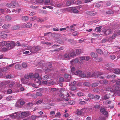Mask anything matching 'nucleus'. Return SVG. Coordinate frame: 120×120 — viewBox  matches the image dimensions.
<instances>
[{
	"label": "nucleus",
	"mask_w": 120,
	"mask_h": 120,
	"mask_svg": "<svg viewBox=\"0 0 120 120\" xmlns=\"http://www.w3.org/2000/svg\"><path fill=\"white\" fill-rule=\"evenodd\" d=\"M34 79L35 81H36L37 82L40 81V80L41 79V77L39 75V74L38 73L35 74L34 75Z\"/></svg>",
	"instance_id": "1"
},
{
	"label": "nucleus",
	"mask_w": 120,
	"mask_h": 120,
	"mask_svg": "<svg viewBox=\"0 0 120 120\" xmlns=\"http://www.w3.org/2000/svg\"><path fill=\"white\" fill-rule=\"evenodd\" d=\"M41 49V47L38 46H36L34 48H32L31 52L33 53H35L36 52H37L40 50Z\"/></svg>",
	"instance_id": "2"
},
{
	"label": "nucleus",
	"mask_w": 120,
	"mask_h": 120,
	"mask_svg": "<svg viewBox=\"0 0 120 120\" xmlns=\"http://www.w3.org/2000/svg\"><path fill=\"white\" fill-rule=\"evenodd\" d=\"M64 94L61 93L58 96V98H56V101L57 102H60L64 100Z\"/></svg>",
	"instance_id": "3"
},
{
	"label": "nucleus",
	"mask_w": 120,
	"mask_h": 120,
	"mask_svg": "<svg viewBox=\"0 0 120 120\" xmlns=\"http://www.w3.org/2000/svg\"><path fill=\"white\" fill-rule=\"evenodd\" d=\"M113 32L112 30L110 29H107L104 32V34L105 35H108L112 33Z\"/></svg>",
	"instance_id": "4"
},
{
	"label": "nucleus",
	"mask_w": 120,
	"mask_h": 120,
	"mask_svg": "<svg viewBox=\"0 0 120 120\" xmlns=\"http://www.w3.org/2000/svg\"><path fill=\"white\" fill-rule=\"evenodd\" d=\"M106 90L107 91L110 92V94L112 96H113L115 93V91L113 90L111 88L108 87L106 88Z\"/></svg>",
	"instance_id": "5"
},
{
	"label": "nucleus",
	"mask_w": 120,
	"mask_h": 120,
	"mask_svg": "<svg viewBox=\"0 0 120 120\" xmlns=\"http://www.w3.org/2000/svg\"><path fill=\"white\" fill-rule=\"evenodd\" d=\"M34 76V74L32 73H30L29 74H26L24 76V78L26 79H27L30 78H32Z\"/></svg>",
	"instance_id": "6"
},
{
	"label": "nucleus",
	"mask_w": 120,
	"mask_h": 120,
	"mask_svg": "<svg viewBox=\"0 0 120 120\" xmlns=\"http://www.w3.org/2000/svg\"><path fill=\"white\" fill-rule=\"evenodd\" d=\"M22 116H25L26 117L29 116L30 115V112H22L21 113Z\"/></svg>",
	"instance_id": "7"
},
{
	"label": "nucleus",
	"mask_w": 120,
	"mask_h": 120,
	"mask_svg": "<svg viewBox=\"0 0 120 120\" xmlns=\"http://www.w3.org/2000/svg\"><path fill=\"white\" fill-rule=\"evenodd\" d=\"M103 73L101 72H98L97 74V77L98 78L101 79H104L105 78L104 77L101 76V75H103Z\"/></svg>",
	"instance_id": "8"
},
{
	"label": "nucleus",
	"mask_w": 120,
	"mask_h": 120,
	"mask_svg": "<svg viewBox=\"0 0 120 120\" xmlns=\"http://www.w3.org/2000/svg\"><path fill=\"white\" fill-rule=\"evenodd\" d=\"M20 28L19 26L17 25H15L11 27V29L14 30H16L19 29Z\"/></svg>",
	"instance_id": "9"
},
{
	"label": "nucleus",
	"mask_w": 120,
	"mask_h": 120,
	"mask_svg": "<svg viewBox=\"0 0 120 120\" xmlns=\"http://www.w3.org/2000/svg\"><path fill=\"white\" fill-rule=\"evenodd\" d=\"M75 25V24H74L72 26H67V28H69V29H68L67 30L68 31H71L73 30V31L75 29L74 26Z\"/></svg>",
	"instance_id": "10"
},
{
	"label": "nucleus",
	"mask_w": 120,
	"mask_h": 120,
	"mask_svg": "<svg viewBox=\"0 0 120 120\" xmlns=\"http://www.w3.org/2000/svg\"><path fill=\"white\" fill-rule=\"evenodd\" d=\"M91 57L94 58H97L98 57V55L96 53L94 52H92L90 54Z\"/></svg>",
	"instance_id": "11"
},
{
	"label": "nucleus",
	"mask_w": 120,
	"mask_h": 120,
	"mask_svg": "<svg viewBox=\"0 0 120 120\" xmlns=\"http://www.w3.org/2000/svg\"><path fill=\"white\" fill-rule=\"evenodd\" d=\"M79 59H78L77 57L76 59L71 60L70 61V62L72 64H73L79 62Z\"/></svg>",
	"instance_id": "12"
},
{
	"label": "nucleus",
	"mask_w": 120,
	"mask_h": 120,
	"mask_svg": "<svg viewBox=\"0 0 120 120\" xmlns=\"http://www.w3.org/2000/svg\"><path fill=\"white\" fill-rule=\"evenodd\" d=\"M64 76L68 80L67 81V82L69 81V80L71 78V75H68L66 74H64Z\"/></svg>",
	"instance_id": "13"
},
{
	"label": "nucleus",
	"mask_w": 120,
	"mask_h": 120,
	"mask_svg": "<svg viewBox=\"0 0 120 120\" xmlns=\"http://www.w3.org/2000/svg\"><path fill=\"white\" fill-rule=\"evenodd\" d=\"M101 26H100L98 27H96L95 30V31L96 32H100L101 30Z\"/></svg>",
	"instance_id": "14"
},
{
	"label": "nucleus",
	"mask_w": 120,
	"mask_h": 120,
	"mask_svg": "<svg viewBox=\"0 0 120 120\" xmlns=\"http://www.w3.org/2000/svg\"><path fill=\"white\" fill-rule=\"evenodd\" d=\"M8 42H9L10 43L11 49L13 48V47L15 46V44L14 42L13 41H8Z\"/></svg>",
	"instance_id": "15"
},
{
	"label": "nucleus",
	"mask_w": 120,
	"mask_h": 120,
	"mask_svg": "<svg viewBox=\"0 0 120 120\" xmlns=\"http://www.w3.org/2000/svg\"><path fill=\"white\" fill-rule=\"evenodd\" d=\"M81 72L82 71L81 70H79L77 71L74 74H75L76 75H77L78 76H79L81 74Z\"/></svg>",
	"instance_id": "16"
},
{
	"label": "nucleus",
	"mask_w": 120,
	"mask_h": 120,
	"mask_svg": "<svg viewBox=\"0 0 120 120\" xmlns=\"http://www.w3.org/2000/svg\"><path fill=\"white\" fill-rule=\"evenodd\" d=\"M15 69H21L22 68L21 65L20 64H17L15 66Z\"/></svg>",
	"instance_id": "17"
},
{
	"label": "nucleus",
	"mask_w": 120,
	"mask_h": 120,
	"mask_svg": "<svg viewBox=\"0 0 120 120\" xmlns=\"http://www.w3.org/2000/svg\"><path fill=\"white\" fill-rule=\"evenodd\" d=\"M83 110L82 109L79 110H77L78 111L77 114L78 115H81L82 114L83 112Z\"/></svg>",
	"instance_id": "18"
},
{
	"label": "nucleus",
	"mask_w": 120,
	"mask_h": 120,
	"mask_svg": "<svg viewBox=\"0 0 120 120\" xmlns=\"http://www.w3.org/2000/svg\"><path fill=\"white\" fill-rule=\"evenodd\" d=\"M6 46L9 50L12 49L10 44V43L9 42H8V41H7V44H6Z\"/></svg>",
	"instance_id": "19"
},
{
	"label": "nucleus",
	"mask_w": 120,
	"mask_h": 120,
	"mask_svg": "<svg viewBox=\"0 0 120 120\" xmlns=\"http://www.w3.org/2000/svg\"><path fill=\"white\" fill-rule=\"evenodd\" d=\"M82 51L80 49H77L76 50V53L77 54L79 55L81 53H82Z\"/></svg>",
	"instance_id": "20"
},
{
	"label": "nucleus",
	"mask_w": 120,
	"mask_h": 120,
	"mask_svg": "<svg viewBox=\"0 0 120 120\" xmlns=\"http://www.w3.org/2000/svg\"><path fill=\"white\" fill-rule=\"evenodd\" d=\"M26 79L24 78H22L21 79V81L22 83L24 84H26L28 83V82L26 80Z\"/></svg>",
	"instance_id": "21"
},
{
	"label": "nucleus",
	"mask_w": 120,
	"mask_h": 120,
	"mask_svg": "<svg viewBox=\"0 0 120 120\" xmlns=\"http://www.w3.org/2000/svg\"><path fill=\"white\" fill-rule=\"evenodd\" d=\"M10 25L9 24H5L3 25L2 27L3 28L7 29L10 27Z\"/></svg>",
	"instance_id": "22"
},
{
	"label": "nucleus",
	"mask_w": 120,
	"mask_h": 120,
	"mask_svg": "<svg viewBox=\"0 0 120 120\" xmlns=\"http://www.w3.org/2000/svg\"><path fill=\"white\" fill-rule=\"evenodd\" d=\"M52 36L56 38L59 37L61 36V34L58 33L53 34H52Z\"/></svg>",
	"instance_id": "23"
},
{
	"label": "nucleus",
	"mask_w": 120,
	"mask_h": 120,
	"mask_svg": "<svg viewBox=\"0 0 120 120\" xmlns=\"http://www.w3.org/2000/svg\"><path fill=\"white\" fill-rule=\"evenodd\" d=\"M96 51L99 54H103V51L100 49H97L96 50Z\"/></svg>",
	"instance_id": "24"
},
{
	"label": "nucleus",
	"mask_w": 120,
	"mask_h": 120,
	"mask_svg": "<svg viewBox=\"0 0 120 120\" xmlns=\"http://www.w3.org/2000/svg\"><path fill=\"white\" fill-rule=\"evenodd\" d=\"M22 19L24 21H27L28 19V18L26 16H24L22 17Z\"/></svg>",
	"instance_id": "25"
},
{
	"label": "nucleus",
	"mask_w": 120,
	"mask_h": 120,
	"mask_svg": "<svg viewBox=\"0 0 120 120\" xmlns=\"http://www.w3.org/2000/svg\"><path fill=\"white\" fill-rule=\"evenodd\" d=\"M109 95H110V94H106L105 95L104 97V99L106 100L109 99L110 97Z\"/></svg>",
	"instance_id": "26"
},
{
	"label": "nucleus",
	"mask_w": 120,
	"mask_h": 120,
	"mask_svg": "<svg viewBox=\"0 0 120 120\" xmlns=\"http://www.w3.org/2000/svg\"><path fill=\"white\" fill-rule=\"evenodd\" d=\"M115 73L117 74H120V70L118 69H114Z\"/></svg>",
	"instance_id": "27"
},
{
	"label": "nucleus",
	"mask_w": 120,
	"mask_h": 120,
	"mask_svg": "<svg viewBox=\"0 0 120 120\" xmlns=\"http://www.w3.org/2000/svg\"><path fill=\"white\" fill-rule=\"evenodd\" d=\"M88 96L90 99H93L95 98V96L91 94H89L88 95Z\"/></svg>",
	"instance_id": "28"
},
{
	"label": "nucleus",
	"mask_w": 120,
	"mask_h": 120,
	"mask_svg": "<svg viewBox=\"0 0 120 120\" xmlns=\"http://www.w3.org/2000/svg\"><path fill=\"white\" fill-rule=\"evenodd\" d=\"M115 91V93L116 92V93H117L118 96H120V88H118V90H116Z\"/></svg>",
	"instance_id": "29"
},
{
	"label": "nucleus",
	"mask_w": 120,
	"mask_h": 120,
	"mask_svg": "<svg viewBox=\"0 0 120 120\" xmlns=\"http://www.w3.org/2000/svg\"><path fill=\"white\" fill-rule=\"evenodd\" d=\"M98 85V83H93L92 84L91 86L92 87H95L97 86Z\"/></svg>",
	"instance_id": "30"
},
{
	"label": "nucleus",
	"mask_w": 120,
	"mask_h": 120,
	"mask_svg": "<svg viewBox=\"0 0 120 120\" xmlns=\"http://www.w3.org/2000/svg\"><path fill=\"white\" fill-rule=\"evenodd\" d=\"M32 25L30 23H29L25 25V26L27 28H30L31 27Z\"/></svg>",
	"instance_id": "31"
},
{
	"label": "nucleus",
	"mask_w": 120,
	"mask_h": 120,
	"mask_svg": "<svg viewBox=\"0 0 120 120\" xmlns=\"http://www.w3.org/2000/svg\"><path fill=\"white\" fill-rule=\"evenodd\" d=\"M91 77H97V75L94 72H92L91 73Z\"/></svg>",
	"instance_id": "32"
},
{
	"label": "nucleus",
	"mask_w": 120,
	"mask_h": 120,
	"mask_svg": "<svg viewBox=\"0 0 120 120\" xmlns=\"http://www.w3.org/2000/svg\"><path fill=\"white\" fill-rule=\"evenodd\" d=\"M106 13L108 14H113L114 12L112 11H106Z\"/></svg>",
	"instance_id": "33"
},
{
	"label": "nucleus",
	"mask_w": 120,
	"mask_h": 120,
	"mask_svg": "<svg viewBox=\"0 0 120 120\" xmlns=\"http://www.w3.org/2000/svg\"><path fill=\"white\" fill-rule=\"evenodd\" d=\"M78 59H80L81 60H85V56H82L81 57H78Z\"/></svg>",
	"instance_id": "34"
},
{
	"label": "nucleus",
	"mask_w": 120,
	"mask_h": 120,
	"mask_svg": "<svg viewBox=\"0 0 120 120\" xmlns=\"http://www.w3.org/2000/svg\"><path fill=\"white\" fill-rule=\"evenodd\" d=\"M79 76L81 77L84 78L86 77V75L85 74H84V73H82L81 72V74Z\"/></svg>",
	"instance_id": "35"
},
{
	"label": "nucleus",
	"mask_w": 120,
	"mask_h": 120,
	"mask_svg": "<svg viewBox=\"0 0 120 120\" xmlns=\"http://www.w3.org/2000/svg\"><path fill=\"white\" fill-rule=\"evenodd\" d=\"M37 20L38 22H43L44 21V20L41 19L40 18L37 19Z\"/></svg>",
	"instance_id": "36"
},
{
	"label": "nucleus",
	"mask_w": 120,
	"mask_h": 120,
	"mask_svg": "<svg viewBox=\"0 0 120 120\" xmlns=\"http://www.w3.org/2000/svg\"><path fill=\"white\" fill-rule=\"evenodd\" d=\"M116 36H117V35L116 34L115 32L114 31V34L112 36L111 38L112 39H114L116 38Z\"/></svg>",
	"instance_id": "37"
},
{
	"label": "nucleus",
	"mask_w": 120,
	"mask_h": 120,
	"mask_svg": "<svg viewBox=\"0 0 120 120\" xmlns=\"http://www.w3.org/2000/svg\"><path fill=\"white\" fill-rule=\"evenodd\" d=\"M81 99H79V104L81 105H83L84 104H86V102L84 101H81Z\"/></svg>",
	"instance_id": "38"
},
{
	"label": "nucleus",
	"mask_w": 120,
	"mask_h": 120,
	"mask_svg": "<svg viewBox=\"0 0 120 120\" xmlns=\"http://www.w3.org/2000/svg\"><path fill=\"white\" fill-rule=\"evenodd\" d=\"M92 74L91 72H88L87 73V75L86 77H91V75Z\"/></svg>",
	"instance_id": "39"
},
{
	"label": "nucleus",
	"mask_w": 120,
	"mask_h": 120,
	"mask_svg": "<svg viewBox=\"0 0 120 120\" xmlns=\"http://www.w3.org/2000/svg\"><path fill=\"white\" fill-rule=\"evenodd\" d=\"M15 82L14 81H11L9 83L10 87L12 86L15 84Z\"/></svg>",
	"instance_id": "40"
},
{
	"label": "nucleus",
	"mask_w": 120,
	"mask_h": 120,
	"mask_svg": "<svg viewBox=\"0 0 120 120\" xmlns=\"http://www.w3.org/2000/svg\"><path fill=\"white\" fill-rule=\"evenodd\" d=\"M68 103L70 105L74 104L75 103V102L73 100H71L70 101H69Z\"/></svg>",
	"instance_id": "41"
},
{
	"label": "nucleus",
	"mask_w": 120,
	"mask_h": 120,
	"mask_svg": "<svg viewBox=\"0 0 120 120\" xmlns=\"http://www.w3.org/2000/svg\"><path fill=\"white\" fill-rule=\"evenodd\" d=\"M83 85L87 86H90V84L88 82H85L84 83Z\"/></svg>",
	"instance_id": "42"
},
{
	"label": "nucleus",
	"mask_w": 120,
	"mask_h": 120,
	"mask_svg": "<svg viewBox=\"0 0 120 120\" xmlns=\"http://www.w3.org/2000/svg\"><path fill=\"white\" fill-rule=\"evenodd\" d=\"M76 87L75 86H73L70 88V90H71L72 91L75 90H76Z\"/></svg>",
	"instance_id": "43"
},
{
	"label": "nucleus",
	"mask_w": 120,
	"mask_h": 120,
	"mask_svg": "<svg viewBox=\"0 0 120 120\" xmlns=\"http://www.w3.org/2000/svg\"><path fill=\"white\" fill-rule=\"evenodd\" d=\"M112 60H114L115 58V56L114 55H111L109 57Z\"/></svg>",
	"instance_id": "44"
},
{
	"label": "nucleus",
	"mask_w": 120,
	"mask_h": 120,
	"mask_svg": "<svg viewBox=\"0 0 120 120\" xmlns=\"http://www.w3.org/2000/svg\"><path fill=\"white\" fill-rule=\"evenodd\" d=\"M7 42H6L5 41L2 42H1V45L2 46H4L5 45L6 46V44H7Z\"/></svg>",
	"instance_id": "45"
},
{
	"label": "nucleus",
	"mask_w": 120,
	"mask_h": 120,
	"mask_svg": "<svg viewBox=\"0 0 120 120\" xmlns=\"http://www.w3.org/2000/svg\"><path fill=\"white\" fill-rule=\"evenodd\" d=\"M22 66L24 68H27V64L25 63H22Z\"/></svg>",
	"instance_id": "46"
},
{
	"label": "nucleus",
	"mask_w": 120,
	"mask_h": 120,
	"mask_svg": "<svg viewBox=\"0 0 120 120\" xmlns=\"http://www.w3.org/2000/svg\"><path fill=\"white\" fill-rule=\"evenodd\" d=\"M77 95L79 96H82L84 95V94L80 92L77 93Z\"/></svg>",
	"instance_id": "47"
},
{
	"label": "nucleus",
	"mask_w": 120,
	"mask_h": 120,
	"mask_svg": "<svg viewBox=\"0 0 120 120\" xmlns=\"http://www.w3.org/2000/svg\"><path fill=\"white\" fill-rule=\"evenodd\" d=\"M6 19L8 21H10L11 19V17L9 16H6Z\"/></svg>",
	"instance_id": "48"
},
{
	"label": "nucleus",
	"mask_w": 120,
	"mask_h": 120,
	"mask_svg": "<svg viewBox=\"0 0 120 120\" xmlns=\"http://www.w3.org/2000/svg\"><path fill=\"white\" fill-rule=\"evenodd\" d=\"M72 10L73 12L74 13H78L79 12V11H78V10L76 9H72Z\"/></svg>",
	"instance_id": "49"
},
{
	"label": "nucleus",
	"mask_w": 120,
	"mask_h": 120,
	"mask_svg": "<svg viewBox=\"0 0 120 120\" xmlns=\"http://www.w3.org/2000/svg\"><path fill=\"white\" fill-rule=\"evenodd\" d=\"M76 81H72L71 82V83L72 86H75L76 85Z\"/></svg>",
	"instance_id": "50"
},
{
	"label": "nucleus",
	"mask_w": 120,
	"mask_h": 120,
	"mask_svg": "<svg viewBox=\"0 0 120 120\" xmlns=\"http://www.w3.org/2000/svg\"><path fill=\"white\" fill-rule=\"evenodd\" d=\"M102 113L106 117H107L108 116L107 115L108 113L106 111H105L104 112H103Z\"/></svg>",
	"instance_id": "51"
},
{
	"label": "nucleus",
	"mask_w": 120,
	"mask_h": 120,
	"mask_svg": "<svg viewBox=\"0 0 120 120\" xmlns=\"http://www.w3.org/2000/svg\"><path fill=\"white\" fill-rule=\"evenodd\" d=\"M114 31L116 34H117V36H119V35H120V30L115 31Z\"/></svg>",
	"instance_id": "52"
},
{
	"label": "nucleus",
	"mask_w": 120,
	"mask_h": 120,
	"mask_svg": "<svg viewBox=\"0 0 120 120\" xmlns=\"http://www.w3.org/2000/svg\"><path fill=\"white\" fill-rule=\"evenodd\" d=\"M8 69L7 68H4L1 69V70L2 72H5L7 71Z\"/></svg>",
	"instance_id": "53"
},
{
	"label": "nucleus",
	"mask_w": 120,
	"mask_h": 120,
	"mask_svg": "<svg viewBox=\"0 0 120 120\" xmlns=\"http://www.w3.org/2000/svg\"><path fill=\"white\" fill-rule=\"evenodd\" d=\"M36 95L37 97V96H41L42 94L40 92H37L36 93Z\"/></svg>",
	"instance_id": "54"
},
{
	"label": "nucleus",
	"mask_w": 120,
	"mask_h": 120,
	"mask_svg": "<svg viewBox=\"0 0 120 120\" xmlns=\"http://www.w3.org/2000/svg\"><path fill=\"white\" fill-rule=\"evenodd\" d=\"M102 58L101 57H99L98 58H97L96 59L97 61L98 62L101 61H102Z\"/></svg>",
	"instance_id": "55"
},
{
	"label": "nucleus",
	"mask_w": 120,
	"mask_h": 120,
	"mask_svg": "<svg viewBox=\"0 0 120 120\" xmlns=\"http://www.w3.org/2000/svg\"><path fill=\"white\" fill-rule=\"evenodd\" d=\"M64 57L65 58H68L69 57V55L68 54H65L64 55Z\"/></svg>",
	"instance_id": "56"
},
{
	"label": "nucleus",
	"mask_w": 120,
	"mask_h": 120,
	"mask_svg": "<svg viewBox=\"0 0 120 120\" xmlns=\"http://www.w3.org/2000/svg\"><path fill=\"white\" fill-rule=\"evenodd\" d=\"M100 107V106L99 105H95L94 108H95L96 109H99Z\"/></svg>",
	"instance_id": "57"
},
{
	"label": "nucleus",
	"mask_w": 120,
	"mask_h": 120,
	"mask_svg": "<svg viewBox=\"0 0 120 120\" xmlns=\"http://www.w3.org/2000/svg\"><path fill=\"white\" fill-rule=\"evenodd\" d=\"M11 3H13L15 4V6H18V3L14 1H12L11 2Z\"/></svg>",
	"instance_id": "58"
},
{
	"label": "nucleus",
	"mask_w": 120,
	"mask_h": 120,
	"mask_svg": "<svg viewBox=\"0 0 120 120\" xmlns=\"http://www.w3.org/2000/svg\"><path fill=\"white\" fill-rule=\"evenodd\" d=\"M49 76L47 75H45L43 77V78L45 80L49 78Z\"/></svg>",
	"instance_id": "59"
},
{
	"label": "nucleus",
	"mask_w": 120,
	"mask_h": 120,
	"mask_svg": "<svg viewBox=\"0 0 120 120\" xmlns=\"http://www.w3.org/2000/svg\"><path fill=\"white\" fill-rule=\"evenodd\" d=\"M68 41L70 42L71 43H74V40L72 39H69L68 40Z\"/></svg>",
	"instance_id": "60"
},
{
	"label": "nucleus",
	"mask_w": 120,
	"mask_h": 120,
	"mask_svg": "<svg viewBox=\"0 0 120 120\" xmlns=\"http://www.w3.org/2000/svg\"><path fill=\"white\" fill-rule=\"evenodd\" d=\"M105 111V109L104 108H102L100 110V112L102 113Z\"/></svg>",
	"instance_id": "61"
},
{
	"label": "nucleus",
	"mask_w": 120,
	"mask_h": 120,
	"mask_svg": "<svg viewBox=\"0 0 120 120\" xmlns=\"http://www.w3.org/2000/svg\"><path fill=\"white\" fill-rule=\"evenodd\" d=\"M71 4V2L69 1H68L66 3V5H67L69 6Z\"/></svg>",
	"instance_id": "62"
},
{
	"label": "nucleus",
	"mask_w": 120,
	"mask_h": 120,
	"mask_svg": "<svg viewBox=\"0 0 120 120\" xmlns=\"http://www.w3.org/2000/svg\"><path fill=\"white\" fill-rule=\"evenodd\" d=\"M75 70V68L74 67L71 68V71L72 73H73V71Z\"/></svg>",
	"instance_id": "63"
},
{
	"label": "nucleus",
	"mask_w": 120,
	"mask_h": 120,
	"mask_svg": "<svg viewBox=\"0 0 120 120\" xmlns=\"http://www.w3.org/2000/svg\"><path fill=\"white\" fill-rule=\"evenodd\" d=\"M90 15H94L97 14V13L96 12H90Z\"/></svg>",
	"instance_id": "64"
}]
</instances>
